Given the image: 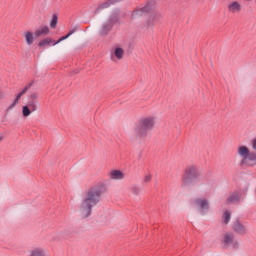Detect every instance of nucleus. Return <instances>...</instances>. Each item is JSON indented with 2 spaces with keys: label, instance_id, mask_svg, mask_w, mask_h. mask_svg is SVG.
I'll return each instance as SVG.
<instances>
[{
  "label": "nucleus",
  "instance_id": "nucleus-1",
  "mask_svg": "<svg viewBox=\"0 0 256 256\" xmlns=\"http://www.w3.org/2000/svg\"><path fill=\"white\" fill-rule=\"evenodd\" d=\"M105 193H107V184L104 182H98L85 190L78 206L80 215L84 219L91 217L93 208L101 203Z\"/></svg>",
  "mask_w": 256,
  "mask_h": 256
},
{
  "label": "nucleus",
  "instance_id": "nucleus-2",
  "mask_svg": "<svg viewBox=\"0 0 256 256\" xmlns=\"http://www.w3.org/2000/svg\"><path fill=\"white\" fill-rule=\"evenodd\" d=\"M155 127H157V116H143L134 125L132 135L135 139H146L149 132L153 131Z\"/></svg>",
  "mask_w": 256,
  "mask_h": 256
},
{
  "label": "nucleus",
  "instance_id": "nucleus-3",
  "mask_svg": "<svg viewBox=\"0 0 256 256\" xmlns=\"http://www.w3.org/2000/svg\"><path fill=\"white\" fill-rule=\"evenodd\" d=\"M181 181L184 187L200 189L201 185H203V179L201 178V171H199V166L195 164H189L186 166Z\"/></svg>",
  "mask_w": 256,
  "mask_h": 256
},
{
  "label": "nucleus",
  "instance_id": "nucleus-4",
  "mask_svg": "<svg viewBox=\"0 0 256 256\" xmlns=\"http://www.w3.org/2000/svg\"><path fill=\"white\" fill-rule=\"evenodd\" d=\"M116 23H119V12H112L110 16L102 23L99 29L100 37H107L109 32L113 30Z\"/></svg>",
  "mask_w": 256,
  "mask_h": 256
},
{
  "label": "nucleus",
  "instance_id": "nucleus-5",
  "mask_svg": "<svg viewBox=\"0 0 256 256\" xmlns=\"http://www.w3.org/2000/svg\"><path fill=\"white\" fill-rule=\"evenodd\" d=\"M238 155L242 158V165H248V167H255L256 165V152H251L247 146L238 147Z\"/></svg>",
  "mask_w": 256,
  "mask_h": 256
},
{
  "label": "nucleus",
  "instance_id": "nucleus-6",
  "mask_svg": "<svg viewBox=\"0 0 256 256\" xmlns=\"http://www.w3.org/2000/svg\"><path fill=\"white\" fill-rule=\"evenodd\" d=\"M193 205L199 211L201 215H207L210 209L209 199L207 198H195Z\"/></svg>",
  "mask_w": 256,
  "mask_h": 256
},
{
  "label": "nucleus",
  "instance_id": "nucleus-7",
  "mask_svg": "<svg viewBox=\"0 0 256 256\" xmlns=\"http://www.w3.org/2000/svg\"><path fill=\"white\" fill-rule=\"evenodd\" d=\"M222 245L224 247H233V249L239 248V241L235 239V234L227 232L222 238Z\"/></svg>",
  "mask_w": 256,
  "mask_h": 256
},
{
  "label": "nucleus",
  "instance_id": "nucleus-8",
  "mask_svg": "<svg viewBox=\"0 0 256 256\" xmlns=\"http://www.w3.org/2000/svg\"><path fill=\"white\" fill-rule=\"evenodd\" d=\"M39 109V101L29 100L27 105L22 107L23 117H29L31 113H35Z\"/></svg>",
  "mask_w": 256,
  "mask_h": 256
},
{
  "label": "nucleus",
  "instance_id": "nucleus-9",
  "mask_svg": "<svg viewBox=\"0 0 256 256\" xmlns=\"http://www.w3.org/2000/svg\"><path fill=\"white\" fill-rule=\"evenodd\" d=\"M125 57V50L119 46H115L111 49L110 58L112 61H121Z\"/></svg>",
  "mask_w": 256,
  "mask_h": 256
},
{
  "label": "nucleus",
  "instance_id": "nucleus-10",
  "mask_svg": "<svg viewBox=\"0 0 256 256\" xmlns=\"http://www.w3.org/2000/svg\"><path fill=\"white\" fill-rule=\"evenodd\" d=\"M232 231L237 235H245L247 233V227L241 222V220L236 219L232 223Z\"/></svg>",
  "mask_w": 256,
  "mask_h": 256
},
{
  "label": "nucleus",
  "instance_id": "nucleus-11",
  "mask_svg": "<svg viewBox=\"0 0 256 256\" xmlns=\"http://www.w3.org/2000/svg\"><path fill=\"white\" fill-rule=\"evenodd\" d=\"M28 90L26 88H23L15 97L14 101L11 103V105L8 106L7 111H12V109H15L17 105H19V102L21 101V97L27 93Z\"/></svg>",
  "mask_w": 256,
  "mask_h": 256
},
{
  "label": "nucleus",
  "instance_id": "nucleus-12",
  "mask_svg": "<svg viewBox=\"0 0 256 256\" xmlns=\"http://www.w3.org/2000/svg\"><path fill=\"white\" fill-rule=\"evenodd\" d=\"M115 3H117L116 0H108L102 4H100L95 10H94V15H98V13H101V11H103V9H109V7H111V5H115Z\"/></svg>",
  "mask_w": 256,
  "mask_h": 256
},
{
  "label": "nucleus",
  "instance_id": "nucleus-13",
  "mask_svg": "<svg viewBox=\"0 0 256 256\" xmlns=\"http://www.w3.org/2000/svg\"><path fill=\"white\" fill-rule=\"evenodd\" d=\"M228 11L235 15V13H241V3L232 1L228 4Z\"/></svg>",
  "mask_w": 256,
  "mask_h": 256
},
{
  "label": "nucleus",
  "instance_id": "nucleus-14",
  "mask_svg": "<svg viewBox=\"0 0 256 256\" xmlns=\"http://www.w3.org/2000/svg\"><path fill=\"white\" fill-rule=\"evenodd\" d=\"M109 178L114 181H121L125 179V174L121 170H112L109 173Z\"/></svg>",
  "mask_w": 256,
  "mask_h": 256
},
{
  "label": "nucleus",
  "instance_id": "nucleus-15",
  "mask_svg": "<svg viewBox=\"0 0 256 256\" xmlns=\"http://www.w3.org/2000/svg\"><path fill=\"white\" fill-rule=\"evenodd\" d=\"M29 256H47V250L43 247H34L29 251Z\"/></svg>",
  "mask_w": 256,
  "mask_h": 256
},
{
  "label": "nucleus",
  "instance_id": "nucleus-16",
  "mask_svg": "<svg viewBox=\"0 0 256 256\" xmlns=\"http://www.w3.org/2000/svg\"><path fill=\"white\" fill-rule=\"evenodd\" d=\"M146 13H148L147 11H145L144 7H138L136 8L131 15V19L132 20H137V19H141V17H143V15H145Z\"/></svg>",
  "mask_w": 256,
  "mask_h": 256
},
{
  "label": "nucleus",
  "instance_id": "nucleus-17",
  "mask_svg": "<svg viewBox=\"0 0 256 256\" xmlns=\"http://www.w3.org/2000/svg\"><path fill=\"white\" fill-rule=\"evenodd\" d=\"M241 201V194L238 192L232 193L228 198H227V204L231 205V203H239Z\"/></svg>",
  "mask_w": 256,
  "mask_h": 256
},
{
  "label": "nucleus",
  "instance_id": "nucleus-18",
  "mask_svg": "<svg viewBox=\"0 0 256 256\" xmlns=\"http://www.w3.org/2000/svg\"><path fill=\"white\" fill-rule=\"evenodd\" d=\"M24 38L27 45H33L35 43V36L31 31L24 32Z\"/></svg>",
  "mask_w": 256,
  "mask_h": 256
},
{
  "label": "nucleus",
  "instance_id": "nucleus-19",
  "mask_svg": "<svg viewBox=\"0 0 256 256\" xmlns=\"http://www.w3.org/2000/svg\"><path fill=\"white\" fill-rule=\"evenodd\" d=\"M156 2L155 0H148L146 4L142 7L144 8V11L149 13L155 9Z\"/></svg>",
  "mask_w": 256,
  "mask_h": 256
},
{
  "label": "nucleus",
  "instance_id": "nucleus-20",
  "mask_svg": "<svg viewBox=\"0 0 256 256\" xmlns=\"http://www.w3.org/2000/svg\"><path fill=\"white\" fill-rule=\"evenodd\" d=\"M41 35H49V27L42 26L35 31V37H41Z\"/></svg>",
  "mask_w": 256,
  "mask_h": 256
},
{
  "label": "nucleus",
  "instance_id": "nucleus-21",
  "mask_svg": "<svg viewBox=\"0 0 256 256\" xmlns=\"http://www.w3.org/2000/svg\"><path fill=\"white\" fill-rule=\"evenodd\" d=\"M156 19H157V14H151L148 17V20L146 21V23L144 24V27H147L148 29H149V27H153Z\"/></svg>",
  "mask_w": 256,
  "mask_h": 256
},
{
  "label": "nucleus",
  "instance_id": "nucleus-22",
  "mask_svg": "<svg viewBox=\"0 0 256 256\" xmlns=\"http://www.w3.org/2000/svg\"><path fill=\"white\" fill-rule=\"evenodd\" d=\"M75 31H77V27H74L72 30H70L67 35L59 38V40L57 42H54L53 45H57V44L61 43V41H65V39H69V37H71V35H73V33H75Z\"/></svg>",
  "mask_w": 256,
  "mask_h": 256
},
{
  "label": "nucleus",
  "instance_id": "nucleus-23",
  "mask_svg": "<svg viewBox=\"0 0 256 256\" xmlns=\"http://www.w3.org/2000/svg\"><path fill=\"white\" fill-rule=\"evenodd\" d=\"M75 31H77V27H74L72 30H70L67 35L59 38V40L57 42H54L53 45H57V44L61 43V41H65V39H69V37H71V35H73V33H75Z\"/></svg>",
  "mask_w": 256,
  "mask_h": 256
},
{
  "label": "nucleus",
  "instance_id": "nucleus-24",
  "mask_svg": "<svg viewBox=\"0 0 256 256\" xmlns=\"http://www.w3.org/2000/svg\"><path fill=\"white\" fill-rule=\"evenodd\" d=\"M224 225H229V221H231V212L226 210L222 216Z\"/></svg>",
  "mask_w": 256,
  "mask_h": 256
},
{
  "label": "nucleus",
  "instance_id": "nucleus-25",
  "mask_svg": "<svg viewBox=\"0 0 256 256\" xmlns=\"http://www.w3.org/2000/svg\"><path fill=\"white\" fill-rule=\"evenodd\" d=\"M51 43H54L53 39L46 38L39 42L38 47H47V45H50Z\"/></svg>",
  "mask_w": 256,
  "mask_h": 256
},
{
  "label": "nucleus",
  "instance_id": "nucleus-26",
  "mask_svg": "<svg viewBox=\"0 0 256 256\" xmlns=\"http://www.w3.org/2000/svg\"><path fill=\"white\" fill-rule=\"evenodd\" d=\"M30 101H39V92H32L29 96Z\"/></svg>",
  "mask_w": 256,
  "mask_h": 256
},
{
  "label": "nucleus",
  "instance_id": "nucleus-27",
  "mask_svg": "<svg viewBox=\"0 0 256 256\" xmlns=\"http://www.w3.org/2000/svg\"><path fill=\"white\" fill-rule=\"evenodd\" d=\"M131 191H132L133 195H140L141 194V188H139V186H133L131 188Z\"/></svg>",
  "mask_w": 256,
  "mask_h": 256
},
{
  "label": "nucleus",
  "instance_id": "nucleus-28",
  "mask_svg": "<svg viewBox=\"0 0 256 256\" xmlns=\"http://www.w3.org/2000/svg\"><path fill=\"white\" fill-rule=\"evenodd\" d=\"M50 27H52V29H55V27H57V15H54L51 23H50Z\"/></svg>",
  "mask_w": 256,
  "mask_h": 256
},
{
  "label": "nucleus",
  "instance_id": "nucleus-29",
  "mask_svg": "<svg viewBox=\"0 0 256 256\" xmlns=\"http://www.w3.org/2000/svg\"><path fill=\"white\" fill-rule=\"evenodd\" d=\"M151 179H153V176L151 174H146L144 176V179H143V182L144 183H150L151 182Z\"/></svg>",
  "mask_w": 256,
  "mask_h": 256
},
{
  "label": "nucleus",
  "instance_id": "nucleus-30",
  "mask_svg": "<svg viewBox=\"0 0 256 256\" xmlns=\"http://www.w3.org/2000/svg\"><path fill=\"white\" fill-rule=\"evenodd\" d=\"M33 85H35V80L30 81L28 84L25 85L24 89L26 91H29V89H31L33 87Z\"/></svg>",
  "mask_w": 256,
  "mask_h": 256
},
{
  "label": "nucleus",
  "instance_id": "nucleus-31",
  "mask_svg": "<svg viewBox=\"0 0 256 256\" xmlns=\"http://www.w3.org/2000/svg\"><path fill=\"white\" fill-rule=\"evenodd\" d=\"M252 149L256 151V137L251 140Z\"/></svg>",
  "mask_w": 256,
  "mask_h": 256
},
{
  "label": "nucleus",
  "instance_id": "nucleus-32",
  "mask_svg": "<svg viewBox=\"0 0 256 256\" xmlns=\"http://www.w3.org/2000/svg\"><path fill=\"white\" fill-rule=\"evenodd\" d=\"M3 99H5V92L0 89V101H3Z\"/></svg>",
  "mask_w": 256,
  "mask_h": 256
},
{
  "label": "nucleus",
  "instance_id": "nucleus-33",
  "mask_svg": "<svg viewBox=\"0 0 256 256\" xmlns=\"http://www.w3.org/2000/svg\"><path fill=\"white\" fill-rule=\"evenodd\" d=\"M3 141V136L1 135L0 136V143Z\"/></svg>",
  "mask_w": 256,
  "mask_h": 256
},
{
  "label": "nucleus",
  "instance_id": "nucleus-34",
  "mask_svg": "<svg viewBox=\"0 0 256 256\" xmlns=\"http://www.w3.org/2000/svg\"><path fill=\"white\" fill-rule=\"evenodd\" d=\"M244 1H251V0H244Z\"/></svg>",
  "mask_w": 256,
  "mask_h": 256
}]
</instances>
